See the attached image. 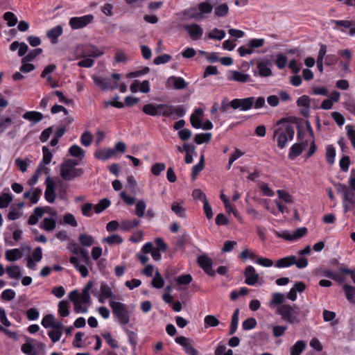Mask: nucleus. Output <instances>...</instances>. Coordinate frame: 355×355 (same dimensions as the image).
Segmentation results:
<instances>
[{
  "label": "nucleus",
  "mask_w": 355,
  "mask_h": 355,
  "mask_svg": "<svg viewBox=\"0 0 355 355\" xmlns=\"http://www.w3.org/2000/svg\"><path fill=\"white\" fill-rule=\"evenodd\" d=\"M42 325L46 328H51L63 331L64 326L60 320H55L52 314L46 315L42 320Z\"/></svg>",
  "instance_id": "obj_11"
},
{
  "label": "nucleus",
  "mask_w": 355,
  "mask_h": 355,
  "mask_svg": "<svg viewBox=\"0 0 355 355\" xmlns=\"http://www.w3.org/2000/svg\"><path fill=\"white\" fill-rule=\"evenodd\" d=\"M197 263L203 271L209 276L214 277L216 274L212 269L213 261L207 254H202L198 257Z\"/></svg>",
  "instance_id": "obj_10"
},
{
  "label": "nucleus",
  "mask_w": 355,
  "mask_h": 355,
  "mask_svg": "<svg viewBox=\"0 0 355 355\" xmlns=\"http://www.w3.org/2000/svg\"><path fill=\"white\" fill-rule=\"evenodd\" d=\"M12 201V196L10 193H3L0 195V208L3 209L8 207Z\"/></svg>",
  "instance_id": "obj_47"
},
{
  "label": "nucleus",
  "mask_w": 355,
  "mask_h": 355,
  "mask_svg": "<svg viewBox=\"0 0 355 355\" xmlns=\"http://www.w3.org/2000/svg\"><path fill=\"white\" fill-rule=\"evenodd\" d=\"M295 130L292 125L286 123V119H279L274 128L273 138L277 140V146L280 149L286 147L288 141L294 138Z\"/></svg>",
  "instance_id": "obj_1"
},
{
  "label": "nucleus",
  "mask_w": 355,
  "mask_h": 355,
  "mask_svg": "<svg viewBox=\"0 0 355 355\" xmlns=\"http://www.w3.org/2000/svg\"><path fill=\"white\" fill-rule=\"evenodd\" d=\"M103 54V51L93 45H86L84 47V56L98 58Z\"/></svg>",
  "instance_id": "obj_27"
},
{
  "label": "nucleus",
  "mask_w": 355,
  "mask_h": 355,
  "mask_svg": "<svg viewBox=\"0 0 355 355\" xmlns=\"http://www.w3.org/2000/svg\"><path fill=\"white\" fill-rule=\"evenodd\" d=\"M243 275L245 277V283L249 286H254L259 281V275L252 266H248L245 268Z\"/></svg>",
  "instance_id": "obj_14"
},
{
  "label": "nucleus",
  "mask_w": 355,
  "mask_h": 355,
  "mask_svg": "<svg viewBox=\"0 0 355 355\" xmlns=\"http://www.w3.org/2000/svg\"><path fill=\"white\" fill-rule=\"evenodd\" d=\"M343 105L349 112L355 116V100L352 97L348 96Z\"/></svg>",
  "instance_id": "obj_56"
},
{
  "label": "nucleus",
  "mask_w": 355,
  "mask_h": 355,
  "mask_svg": "<svg viewBox=\"0 0 355 355\" xmlns=\"http://www.w3.org/2000/svg\"><path fill=\"white\" fill-rule=\"evenodd\" d=\"M257 320L254 318H249L245 320L242 323L243 330L248 331L254 329L257 326Z\"/></svg>",
  "instance_id": "obj_59"
},
{
  "label": "nucleus",
  "mask_w": 355,
  "mask_h": 355,
  "mask_svg": "<svg viewBox=\"0 0 355 355\" xmlns=\"http://www.w3.org/2000/svg\"><path fill=\"white\" fill-rule=\"evenodd\" d=\"M207 37L211 40H222L225 37V32L214 28L207 34Z\"/></svg>",
  "instance_id": "obj_39"
},
{
  "label": "nucleus",
  "mask_w": 355,
  "mask_h": 355,
  "mask_svg": "<svg viewBox=\"0 0 355 355\" xmlns=\"http://www.w3.org/2000/svg\"><path fill=\"white\" fill-rule=\"evenodd\" d=\"M62 34V27L58 25L54 28L49 30L46 33L47 37L51 40V42L55 44L58 42V38Z\"/></svg>",
  "instance_id": "obj_26"
},
{
  "label": "nucleus",
  "mask_w": 355,
  "mask_h": 355,
  "mask_svg": "<svg viewBox=\"0 0 355 355\" xmlns=\"http://www.w3.org/2000/svg\"><path fill=\"white\" fill-rule=\"evenodd\" d=\"M172 105L167 104H159L158 105V116H164L166 117L171 116L172 115Z\"/></svg>",
  "instance_id": "obj_41"
},
{
  "label": "nucleus",
  "mask_w": 355,
  "mask_h": 355,
  "mask_svg": "<svg viewBox=\"0 0 355 355\" xmlns=\"http://www.w3.org/2000/svg\"><path fill=\"white\" fill-rule=\"evenodd\" d=\"M239 309H235V311L232 316L230 329V332H229L230 335H233L237 329V327H238V324H239Z\"/></svg>",
  "instance_id": "obj_37"
},
{
  "label": "nucleus",
  "mask_w": 355,
  "mask_h": 355,
  "mask_svg": "<svg viewBox=\"0 0 355 355\" xmlns=\"http://www.w3.org/2000/svg\"><path fill=\"white\" fill-rule=\"evenodd\" d=\"M175 342L180 345L188 355H198V351L191 345V340L184 336H178L175 338Z\"/></svg>",
  "instance_id": "obj_13"
},
{
  "label": "nucleus",
  "mask_w": 355,
  "mask_h": 355,
  "mask_svg": "<svg viewBox=\"0 0 355 355\" xmlns=\"http://www.w3.org/2000/svg\"><path fill=\"white\" fill-rule=\"evenodd\" d=\"M205 167L204 155H202L198 164L194 165L192 168L191 178L195 180L196 176L203 170Z\"/></svg>",
  "instance_id": "obj_33"
},
{
  "label": "nucleus",
  "mask_w": 355,
  "mask_h": 355,
  "mask_svg": "<svg viewBox=\"0 0 355 355\" xmlns=\"http://www.w3.org/2000/svg\"><path fill=\"white\" fill-rule=\"evenodd\" d=\"M63 331L59 329H51L48 331V336L53 343H55L60 339Z\"/></svg>",
  "instance_id": "obj_55"
},
{
  "label": "nucleus",
  "mask_w": 355,
  "mask_h": 355,
  "mask_svg": "<svg viewBox=\"0 0 355 355\" xmlns=\"http://www.w3.org/2000/svg\"><path fill=\"white\" fill-rule=\"evenodd\" d=\"M22 257L21 251L18 248L8 250L6 252V259L9 261H15Z\"/></svg>",
  "instance_id": "obj_29"
},
{
  "label": "nucleus",
  "mask_w": 355,
  "mask_h": 355,
  "mask_svg": "<svg viewBox=\"0 0 355 355\" xmlns=\"http://www.w3.org/2000/svg\"><path fill=\"white\" fill-rule=\"evenodd\" d=\"M45 183L46 186L44 192L45 199L47 202L53 203L56 198L55 193V184L54 181L50 178L49 176L46 179Z\"/></svg>",
  "instance_id": "obj_15"
},
{
  "label": "nucleus",
  "mask_w": 355,
  "mask_h": 355,
  "mask_svg": "<svg viewBox=\"0 0 355 355\" xmlns=\"http://www.w3.org/2000/svg\"><path fill=\"white\" fill-rule=\"evenodd\" d=\"M110 205V200L107 198H103L99 201L94 207V211L96 214L103 211Z\"/></svg>",
  "instance_id": "obj_45"
},
{
  "label": "nucleus",
  "mask_w": 355,
  "mask_h": 355,
  "mask_svg": "<svg viewBox=\"0 0 355 355\" xmlns=\"http://www.w3.org/2000/svg\"><path fill=\"white\" fill-rule=\"evenodd\" d=\"M166 169V164L164 163L159 162L153 164L150 168L153 175L158 176L162 171Z\"/></svg>",
  "instance_id": "obj_62"
},
{
  "label": "nucleus",
  "mask_w": 355,
  "mask_h": 355,
  "mask_svg": "<svg viewBox=\"0 0 355 355\" xmlns=\"http://www.w3.org/2000/svg\"><path fill=\"white\" fill-rule=\"evenodd\" d=\"M58 313L62 317H67L69 315V303L66 300H62L58 304Z\"/></svg>",
  "instance_id": "obj_49"
},
{
  "label": "nucleus",
  "mask_w": 355,
  "mask_h": 355,
  "mask_svg": "<svg viewBox=\"0 0 355 355\" xmlns=\"http://www.w3.org/2000/svg\"><path fill=\"white\" fill-rule=\"evenodd\" d=\"M42 153H43L42 160L40 162L39 166H42L43 169L46 171V173H48L49 168H44V166L49 164L51 162V161L52 159L53 155H52L51 152L50 151V150L49 149V148L46 146L42 147Z\"/></svg>",
  "instance_id": "obj_28"
},
{
  "label": "nucleus",
  "mask_w": 355,
  "mask_h": 355,
  "mask_svg": "<svg viewBox=\"0 0 355 355\" xmlns=\"http://www.w3.org/2000/svg\"><path fill=\"white\" fill-rule=\"evenodd\" d=\"M142 111L150 116H158V105L146 104L143 107Z\"/></svg>",
  "instance_id": "obj_42"
},
{
  "label": "nucleus",
  "mask_w": 355,
  "mask_h": 355,
  "mask_svg": "<svg viewBox=\"0 0 355 355\" xmlns=\"http://www.w3.org/2000/svg\"><path fill=\"white\" fill-rule=\"evenodd\" d=\"M204 322L206 329L210 327H216L220 323L219 320L213 315L205 316Z\"/></svg>",
  "instance_id": "obj_54"
},
{
  "label": "nucleus",
  "mask_w": 355,
  "mask_h": 355,
  "mask_svg": "<svg viewBox=\"0 0 355 355\" xmlns=\"http://www.w3.org/2000/svg\"><path fill=\"white\" fill-rule=\"evenodd\" d=\"M102 336L105 340L106 343L112 347V348H118L119 345L118 342L115 340L110 332H105L102 334Z\"/></svg>",
  "instance_id": "obj_63"
},
{
  "label": "nucleus",
  "mask_w": 355,
  "mask_h": 355,
  "mask_svg": "<svg viewBox=\"0 0 355 355\" xmlns=\"http://www.w3.org/2000/svg\"><path fill=\"white\" fill-rule=\"evenodd\" d=\"M69 153L75 157H83L85 155V152L79 146L76 144L69 148Z\"/></svg>",
  "instance_id": "obj_43"
},
{
  "label": "nucleus",
  "mask_w": 355,
  "mask_h": 355,
  "mask_svg": "<svg viewBox=\"0 0 355 355\" xmlns=\"http://www.w3.org/2000/svg\"><path fill=\"white\" fill-rule=\"evenodd\" d=\"M70 263L73 267L80 273L83 277H86L89 275V271L85 263L80 264V260L76 257H71L69 259Z\"/></svg>",
  "instance_id": "obj_17"
},
{
  "label": "nucleus",
  "mask_w": 355,
  "mask_h": 355,
  "mask_svg": "<svg viewBox=\"0 0 355 355\" xmlns=\"http://www.w3.org/2000/svg\"><path fill=\"white\" fill-rule=\"evenodd\" d=\"M305 347L306 343L304 341H297L291 348V355H300V354L304 350Z\"/></svg>",
  "instance_id": "obj_36"
},
{
  "label": "nucleus",
  "mask_w": 355,
  "mask_h": 355,
  "mask_svg": "<svg viewBox=\"0 0 355 355\" xmlns=\"http://www.w3.org/2000/svg\"><path fill=\"white\" fill-rule=\"evenodd\" d=\"M78 164V161L69 159L60 165V175L67 181H70L76 178L81 176L84 170L81 168H76Z\"/></svg>",
  "instance_id": "obj_3"
},
{
  "label": "nucleus",
  "mask_w": 355,
  "mask_h": 355,
  "mask_svg": "<svg viewBox=\"0 0 355 355\" xmlns=\"http://www.w3.org/2000/svg\"><path fill=\"white\" fill-rule=\"evenodd\" d=\"M3 19L7 21L8 26L12 27L17 24V18L12 12H6L3 14Z\"/></svg>",
  "instance_id": "obj_51"
},
{
  "label": "nucleus",
  "mask_w": 355,
  "mask_h": 355,
  "mask_svg": "<svg viewBox=\"0 0 355 355\" xmlns=\"http://www.w3.org/2000/svg\"><path fill=\"white\" fill-rule=\"evenodd\" d=\"M213 5H211L207 1L201 2L198 5V8L202 16H204L205 14L211 13L213 10Z\"/></svg>",
  "instance_id": "obj_40"
},
{
  "label": "nucleus",
  "mask_w": 355,
  "mask_h": 355,
  "mask_svg": "<svg viewBox=\"0 0 355 355\" xmlns=\"http://www.w3.org/2000/svg\"><path fill=\"white\" fill-rule=\"evenodd\" d=\"M300 313V309L296 304H284L278 306L277 309V313L281 316L282 319L291 324L300 322L298 318Z\"/></svg>",
  "instance_id": "obj_4"
},
{
  "label": "nucleus",
  "mask_w": 355,
  "mask_h": 355,
  "mask_svg": "<svg viewBox=\"0 0 355 355\" xmlns=\"http://www.w3.org/2000/svg\"><path fill=\"white\" fill-rule=\"evenodd\" d=\"M42 52V49L40 48L31 50L26 55L22 58L21 62H28L33 60L37 56L41 54Z\"/></svg>",
  "instance_id": "obj_44"
},
{
  "label": "nucleus",
  "mask_w": 355,
  "mask_h": 355,
  "mask_svg": "<svg viewBox=\"0 0 355 355\" xmlns=\"http://www.w3.org/2000/svg\"><path fill=\"white\" fill-rule=\"evenodd\" d=\"M167 84L173 85L175 89H184L187 87V83L183 78L179 76H171L167 80Z\"/></svg>",
  "instance_id": "obj_18"
},
{
  "label": "nucleus",
  "mask_w": 355,
  "mask_h": 355,
  "mask_svg": "<svg viewBox=\"0 0 355 355\" xmlns=\"http://www.w3.org/2000/svg\"><path fill=\"white\" fill-rule=\"evenodd\" d=\"M307 146V141L293 144L290 148L288 158L291 160H293L303 152Z\"/></svg>",
  "instance_id": "obj_16"
},
{
  "label": "nucleus",
  "mask_w": 355,
  "mask_h": 355,
  "mask_svg": "<svg viewBox=\"0 0 355 355\" xmlns=\"http://www.w3.org/2000/svg\"><path fill=\"white\" fill-rule=\"evenodd\" d=\"M40 227L46 231L51 232L56 227V220L53 218H44Z\"/></svg>",
  "instance_id": "obj_30"
},
{
  "label": "nucleus",
  "mask_w": 355,
  "mask_h": 355,
  "mask_svg": "<svg viewBox=\"0 0 355 355\" xmlns=\"http://www.w3.org/2000/svg\"><path fill=\"white\" fill-rule=\"evenodd\" d=\"M254 103V97L235 98L230 101V106L234 110L240 108L242 111H247L252 107Z\"/></svg>",
  "instance_id": "obj_9"
},
{
  "label": "nucleus",
  "mask_w": 355,
  "mask_h": 355,
  "mask_svg": "<svg viewBox=\"0 0 355 355\" xmlns=\"http://www.w3.org/2000/svg\"><path fill=\"white\" fill-rule=\"evenodd\" d=\"M6 271L10 278L18 279L21 277L20 268L18 266H8Z\"/></svg>",
  "instance_id": "obj_34"
},
{
  "label": "nucleus",
  "mask_w": 355,
  "mask_h": 355,
  "mask_svg": "<svg viewBox=\"0 0 355 355\" xmlns=\"http://www.w3.org/2000/svg\"><path fill=\"white\" fill-rule=\"evenodd\" d=\"M42 195V189L37 187L35 188L33 191L31 190L26 191L23 194V197L25 199L30 198L31 202L33 205L37 204L40 200V197Z\"/></svg>",
  "instance_id": "obj_22"
},
{
  "label": "nucleus",
  "mask_w": 355,
  "mask_h": 355,
  "mask_svg": "<svg viewBox=\"0 0 355 355\" xmlns=\"http://www.w3.org/2000/svg\"><path fill=\"white\" fill-rule=\"evenodd\" d=\"M93 295L98 298V301L101 303H104L105 300L109 299L114 300L115 296L112 292V288L104 282H102L100 285V293L97 291L93 290L92 291Z\"/></svg>",
  "instance_id": "obj_6"
},
{
  "label": "nucleus",
  "mask_w": 355,
  "mask_h": 355,
  "mask_svg": "<svg viewBox=\"0 0 355 355\" xmlns=\"http://www.w3.org/2000/svg\"><path fill=\"white\" fill-rule=\"evenodd\" d=\"M140 224V221L137 219L127 220L122 222L121 229L123 230H129L130 229L135 228Z\"/></svg>",
  "instance_id": "obj_57"
},
{
  "label": "nucleus",
  "mask_w": 355,
  "mask_h": 355,
  "mask_svg": "<svg viewBox=\"0 0 355 355\" xmlns=\"http://www.w3.org/2000/svg\"><path fill=\"white\" fill-rule=\"evenodd\" d=\"M80 244L85 247H90L94 243V239L92 236L87 234H82L78 237Z\"/></svg>",
  "instance_id": "obj_38"
},
{
  "label": "nucleus",
  "mask_w": 355,
  "mask_h": 355,
  "mask_svg": "<svg viewBox=\"0 0 355 355\" xmlns=\"http://www.w3.org/2000/svg\"><path fill=\"white\" fill-rule=\"evenodd\" d=\"M183 28L192 40H198L203 35V29L198 24H186Z\"/></svg>",
  "instance_id": "obj_12"
},
{
  "label": "nucleus",
  "mask_w": 355,
  "mask_h": 355,
  "mask_svg": "<svg viewBox=\"0 0 355 355\" xmlns=\"http://www.w3.org/2000/svg\"><path fill=\"white\" fill-rule=\"evenodd\" d=\"M227 79L229 80H234L239 83H248L251 81V78L250 75L244 73H241L238 71H232V76H228Z\"/></svg>",
  "instance_id": "obj_20"
},
{
  "label": "nucleus",
  "mask_w": 355,
  "mask_h": 355,
  "mask_svg": "<svg viewBox=\"0 0 355 355\" xmlns=\"http://www.w3.org/2000/svg\"><path fill=\"white\" fill-rule=\"evenodd\" d=\"M23 118L26 120L31 121L33 124H35L44 118L43 114L41 112L36 111H28L23 114Z\"/></svg>",
  "instance_id": "obj_25"
},
{
  "label": "nucleus",
  "mask_w": 355,
  "mask_h": 355,
  "mask_svg": "<svg viewBox=\"0 0 355 355\" xmlns=\"http://www.w3.org/2000/svg\"><path fill=\"white\" fill-rule=\"evenodd\" d=\"M45 209L51 210L49 207L44 208L41 207H35L33 211V214L31 215L28 220V224L31 225L37 224L39 218H41L44 215Z\"/></svg>",
  "instance_id": "obj_19"
},
{
  "label": "nucleus",
  "mask_w": 355,
  "mask_h": 355,
  "mask_svg": "<svg viewBox=\"0 0 355 355\" xmlns=\"http://www.w3.org/2000/svg\"><path fill=\"white\" fill-rule=\"evenodd\" d=\"M337 192L342 193L343 207L345 213H347L351 210L355 209V198L354 195L347 185L343 183H337L335 184Z\"/></svg>",
  "instance_id": "obj_5"
},
{
  "label": "nucleus",
  "mask_w": 355,
  "mask_h": 355,
  "mask_svg": "<svg viewBox=\"0 0 355 355\" xmlns=\"http://www.w3.org/2000/svg\"><path fill=\"white\" fill-rule=\"evenodd\" d=\"M272 300L269 303V306L270 308L279 305H282V303L284 302L285 300V295L283 293H275L272 295Z\"/></svg>",
  "instance_id": "obj_32"
},
{
  "label": "nucleus",
  "mask_w": 355,
  "mask_h": 355,
  "mask_svg": "<svg viewBox=\"0 0 355 355\" xmlns=\"http://www.w3.org/2000/svg\"><path fill=\"white\" fill-rule=\"evenodd\" d=\"M211 139V134L209 132L197 134L195 136L194 141L197 144H201L202 143H207Z\"/></svg>",
  "instance_id": "obj_52"
},
{
  "label": "nucleus",
  "mask_w": 355,
  "mask_h": 355,
  "mask_svg": "<svg viewBox=\"0 0 355 355\" xmlns=\"http://www.w3.org/2000/svg\"><path fill=\"white\" fill-rule=\"evenodd\" d=\"M295 263V256L291 255L283 257L282 259H278L275 263V266L276 268H288L291 266H293Z\"/></svg>",
  "instance_id": "obj_21"
},
{
  "label": "nucleus",
  "mask_w": 355,
  "mask_h": 355,
  "mask_svg": "<svg viewBox=\"0 0 355 355\" xmlns=\"http://www.w3.org/2000/svg\"><path fill=\"white\" fill-rule=\"evenodd\" d=\"M94 283L92 281L87 282L86 286L84 287L82 291L81 295H80L79 300L80 304H87L90 302V290L92 288Z\"/></svg>",
  "instance_id": "obj_24"
},
{
  "label": "nucleus",
  "mask_w": 355,
  "mask_h": 355,
  "mask_svg": "<svg viewBox=\"0 0 355 355\" xmlns=\"http://www.w3.org/2000/svg\"><path fill=\"white\" fill-rule=\"evenodd\" d=\"M94 16L91 14L82 17H73L70 18L69 24L73 30L83 28L91 24L94 20Z\"/></svg>",
  "instance_id": "obj_7"
},
{
  "label": "nucleus",
  "mask_w": 355,
  "mask_h": 355,
  "mask_svg": "<svg viewBox=\"0 0 355 355\" xmlns=\"http://www.w3.org/2000/svg\"><path fill=\"white\" fill-rule=\"evenodd\" d=\"M42 195V189L37 187L35 188L33 191L31 190L26 191L23 194V197L25 199L30 198L31 202L33 205L37 204L40 200V197Z\"/></svg>",
  "instance_id": "obj_23"
},
{
  "label": "nucleus",
  "mask_w": 355,
  "mask_h": 355,
  "mask_svg": "<svg viewBox=\"0 0 355 355\" xmlns=\"http://www.w3.org/2000/svg\"><path fill=\"white\" fill-rule=\"evenodd\" d=\"M335 156V148L331 145L327 146L326 149V160L328 162V164L332 165L334 163Z\"/></svg>",
  "instance_id": "obj_50"
},
{
  "label": "nucleus",
  "mask_w": 355,
  "mask_h": 355,
  "mask_svg": "<svg viewBox=\"0 0 355 355\" xmlns=\"http://www.w3.org/2000/svg\"><path fill=\"white\" fill-rule=\"evenodd\" d=\"M171 210L179 217L184 218L186 216L185 209L179 202H173L171 205Z\"/></svg>",
  "instance_id": "obj_46"
},
{
  "label": "nucleus",
  "mask_w": 355,
  "mask_h": 355,
  "mask_svg": "<svg viewBox=\"0 0 355 355\" xmlns=\"http://www.w3.org/2000/svg\"><path fill=\"white\" fill-rule=\"evenodd\" d=\"M123 241V238L118 234H112L103 239V242L110 245L121 244Z\"/></svg>",
  "instance_id": "obj_48"
},
{
  "label": "nucleus",
  "mask_w": 355,
  "mask_h": 355,
  "mask_svg": "<svg viewBox=\"0 0 355 355\" xmlns=\"http://www.w3.org/2000/svg\"><path fill=\"white\" fill-rule=\"evenodd\" d=\"M343 290L347 300L351 303L355 304V286L345 284L343 286Z\"/></svg>",
  "instance_id": "obj_35"
},
{
  "label": "nucleus",
  "mask_w": 355,
  "mask_h": 355,
  "mask_svg": "<svg viewBox=\"0 0 355 355\" xmlns=\"http://www.w3.org/2000/svg\"><path fill=\"white\" fill-rule=\"evenodd\" d=\"M109 305L114 317L121 325H126L129 323L131 312L126 304L110 300Z\"/></svg>",
  "instance_id": "obj_2"
},
{
  "label": "nucleus",
  "mask_w": 355,
  "mask_h": 355,
  "mask_svg": "<svg viewBox=\"0 0 355 355\" xmlns=\"http://www.w3.org/2000/svg\"><path fill=\"white\" fill-rule=\"evenodd\" d=\"M146 207V203L142 200H140L137 202L135 207V214L138 217L141 218L144 216Z\"/></svg>",
  "instance_id": "obj_64"
},
{
  "label": "nucleus",
  "mask_w": 355,
  "mask_h": 355,
  "mask_svg": "<svg viewBox=\"0 0 355 355\" xmlns=\"http://www.w3.org/2000/svg\"><path fill=\"white\" fill-rule=\"evenodd\" d=\"M265 44V40L263 38L259 39H251L249 40L248 46L250 47L252 50L254 51V49L262 47Z\"/></svg>",
  "instance_id": "obj_60"
},
{
  "label": "nucleus",
  "mask_w": 355,
  "mask_h": 355,
  "mask_svg": "<svg viewBox=\"0 0 355 355\" xmlns=\"http://www.w3.org/2000/svg\"><path fill=\"white\" fill-rule=\"evenodd\" d=\"M271 63L268 60L258 61L257 62L256 69L253 70V75L254 76H260L262 78H266L272 75V70L270 69Z\"/></svg>",
  "instance_id": "obj_8"
},
{
  "label": "nucleus",
  "mask_w": 355,
  "mask_h": 355,
  "mask_svg": "<svg viewBox=\"0 0 355 355\" xmlns=\"http://www.w3.org/2000/svg\"><path fill=\"white\" fill-rule=\"evenodd\" d=\"M115 154V150L112 148L100 150L95 153V157L101 160H106Z\"/></svg>",
  "instance_id": "obj_31"
},
{
  "label": "nucleus",
  "mask_w": 355,
  "mask_h": 355,
  "mask_svg": "<svg viewBox=\"0 0 355 355\" xmlns=\"http://www.w3.org/2000/svg\"><path fill=\"white\" fill-rule=\"evenodd\" d=\"M152 286L156 288H161L164 285V280L162 275L156 271L155 275L152 280Z\"/></svg>",
  "instance_id": "obj_53"
},
{
  "label": "nucleus",
  "mask_w": 355,
  "mask_h": 355,
  "mask_svg": "<svg viewBox=\"0 0 355 355\" xmlns=\"http://www.w3.org/2000/svg\"><path fill=\"white\" fill-rule=\"evenodd\" d=\"M287 64V57L282 53H278L276 55L275 64L279 69H284Z\"/></svg>",
  "instance_id": "obj_58"
},
{
  "label": "nucleus",
  "mask_w": 355,
  "mask_h": 355,
  "mask_svg": "<svg viewBox=\"0 0 355 355\" xmlns=\"http://www.w3.org/2000/svg\"><path fill=\"white\" fill-rule=\"evenodd\" d=\"M93 135L89 132H85L80 137V142L84 146H89L93 141Z\"/></svg>",
  "instance_id": "obj_61"
}]
</instances>
